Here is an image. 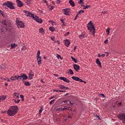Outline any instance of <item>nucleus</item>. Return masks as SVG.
Here are the masks:
<instances>
[{"mask_svg":"<svg viewBox=\"0 0 125 125\" xmlns=\"http://www.w3.org/2000/svg\"><path fill=\"white\" fill-rule=\"evenodd\" d=\"M23 13H24V15L25 17L31 18L32 19L34 20V21H36L38 23L42 24L43 22V21L42 19H41L38 16H37L36 15H34V14H32L29 11H28L27 10L23 11Z\"/></svg>","mask_w":125,"mask_h":125,"instance_id":"nucleus-1","label":"nucleus"},{"mask_svg":"<svg viewBox=\"0 0 125 125\" xmlns=\"http://www.w3.org/2000/svg\"><path fill=\"white\" fill-rule=\"evenodd\" d=\"M18 112V106H10L9 109H8V111H6L8 115L9 116H14L17 112Z\"/></svg>","mask_w":125,"mask_h":125,"instance_id":"nucleus-2","label":"nucleus"},{"mask_svg":"<svg viewBox=\"0 0 125 125\" xmlns=\"http://www.w3.org/2000/svg\"><path fill=\"white\" fill-rule=\"evenodd\" d=\"M87 30L91 34V35H93V37H95V27L92 25L91 21H89V23H87Z\"/></svg>","mask_w":125,"mask_h":125,"instance_id":"nucleus-3","label":"nucleus"},{"mask_svg":"<svg viewBox=\"0 0 125 125\" xmlns=\"http://www.w3.org/2000/svg\"><path fill=\"white\" fill-rule=\"evenodd\" d=\"M41 54V51L38 50L37 51V54H36V58L37 60V63L38 66H41V64H42V57L40 56Z\"/></svg>","mask_w":125,"mask_h":125,"instance_id":"nucleus-4","label":"nucleus"},{"mask_svg":"<svg viewBox=\"0 0 125 125\" xmlns=\"http://www.w3.org/2000/svg\"><path fill=\"white\" fill-rule=\"evenodd\" d=\"M13 3H11V2L7 1L5 2V3H3V7H6L9 8L10 10L14 9V6L13 5Z\"/></svg>","mask_w":125,"mask_h":125,"instance_id":"nucleus-5","label":"nucleus"},{"mask_svg":"<svg viewBox=\"0 0 125 125\" xmlns=\"http://www.w3.org/2000/svg\"><path fill=\"white\" fill-rule=\"evenodd\" d=\"M11 77L19 78H20V79H22L23 80H27V79L29 80V77L27 76V75H25V74H22V75H21V76L15 75L14 76H12Z\"/></svg>","mask_w":125,"mask_h":125,"instance_id":"nucleus-6","label":"nucleus"},{"mask_svg":"<svg viewBox=\"0 0 125 125\" xmlns=\"http://www.w3.org/2000/svg\"><path fill=\"white\" fill-rule=\"evenodd\" d=\"M8 80H6V82L9 83H11L13 82H15L16 81H21L22 78H15L13 77H10V78H6Z\"/></svg>","mask_w":125,"mask_h":125,"instance_id":"nucleus-7","label":"nucleus"},{"mask_svg":"<svg viewBox=\"0 0 125 125\" xmlns=\"http://www.w3.org/2000/svg\"><path fill=\"white\" fill-rule=\"evenodd\" d=\"M16 23H17V26L18 27V28H24V23L21 21L17 20H16Z\"/></svg>","mask_w":125,"mask_h":125,"instance_id":"nucleus-8","label":"nucleus"},{"mask_svg":"<svg viewBox=\"0 0 125 125\" xmlns=\"http://www.w3.org/2000/svg\"><path fill=\"white\" fill-rule=\"evenodd\" d=\"M71 79L72 80L75 81L76 82H80V83H83L84 84H86V82L83 81V80H81V79L77 77L72 76L71 77Z\"/></svg>","mask_w":125,"mask_h":125,"instance_id":"nucleus-9","label":"nucleus"},{"mask_svg":"<svg viewBox=\"0 0 125 125\" xmlns=\"http://www.w3.org/2000/svg\"><path fill=\"white\" fill-rule=\"evenodd\" d=\"M79 4H80L81 6H84V8H83V9H86L87 8H90V5L83 6V0H80L78 2Z\"/></svg>","mask_w":125,"mask_h":125,"instance_id":"nucleus-10","label":"nucleus"},{"mask_svg":"<svg viewBox=\"0 0 125 125\" xmlns=\"http://www.w3.org/2000/svg\"><path fill=\"white\" fill-rule=\"evenodd\" d=\"M14 95L15 99H19V97H20L21 99H22V101H24L23 95H21L20 96H19V93H14Z\"/></svg>","mask_w":125,"mask_h":125,"instance_id":"nucleus-11","label":"nucleus"},{"mask_svg":"<svg viewBox=\"0 0 125 125\" xmlns=\"http://www.w3.org/2000/svg\"><path fill=\"white\" fill-rule=\"evenodd\" d=\"M117 117L119 120L123 121V124H125V114H119Z\"/></svg>","mask_w":125,"mask_h":125,"instance_id":"nucleus-12","label":"nucleus"},{"mask_svg":"<svg viewBox=\"0 0 125 125\" xmlns=\"http://www.w3.org/2000/svg\"><path fill=\"white\" fill-rule=\"evenodd\" d=\"M59 79H60V80L66 83H70V80H68L67 78L63 77H59Z\"/></svg>","mask_w":125,"mask_h":125,"instance_id":"nucleus-13","label":"nucleus"},{"mask_svg":"<svg viewBox=\"0 0 125 125\" xmlns=\"http://www.w3.org/2000/svg\"><path fill=\"white\" fill-rule=\"evenodd\" d=\"M62 11H63V14L66 16H68L69 14H70V9L69 8L63 9Z\"/></svg>","mask_w":125,"mask_h":125,"instance_id":"nucleus-14","label":"nucleus"},{"mask_svg":"<svg viewBox=\"0 0 125 125\" xmlns=\"http://www.w3.org/2000/svg\"><path fill=\"white\" fill-rule=\"evenodd\" d=\"M16 2H17V6H18V7H21L23 6V2H21V0H17Z\"/></svg>","mask_w":125,"mask_h":125,"instance_id":"nucleus-15","label":"nucleus"},{"mask_svg":"<svg viewBox=\"0 0 125 125\" xmlns=\"http://www.w3.org/2000/svg\"><path fill=\"white\" fill-rule=\"evenodd\" d=\"M34 76V74L33 72H32V71H29V73H28V77L29 78V80L33 79V76Z\"/></svg>","mask_w":125,"mask_h":125,"instance_id":"nucleus-16","label":"nucleus"},{"mask_svg":"<svg viewBox=\"0 0 125 125\" xmlns=\"http://www.w3.org/2000/svg\"><path fill=\"white\" fill-rule=\"evenodd\" d=\"M73 67L74 69L75 70L76 72H79V70H80V66L77 64H74Z\"/></svg>","mask_w":125,"mask_h":125,"instance_id":"nucleus-17","label":"nucleus"},{"mask_svg":"<svg viewBox=\"0 0 125 125\" xmlns=\"http://www.w3.org/2000/svg\"><path fill=\"white\" fill-rule=\"evenodd\" d=\"M63 42L65 43V46L68 47L69 45H70V41L68 40H63Z\"/></svg>","mask_w":125,"mask_h":125,"instance_id":"nucleus-18","label":"nucleus"},{"mask_svg":"<svg viewBox=\"0 0 125 125\" xmlns=\"http://www.w3.org/2000/svg\"><path fill=\"white\" fill-rule=\"evenodd\" d=\"M95 63H97L98 66H99V67H102V63L100 62L99 59H97V60H96Z\"/></svg>","mask_w":125,"mask_h":125,"instance_id":"nucleus-19","label":"nucleus"},{"mask_svg":"<svg viewBox=\"0 0 125 125\" xmlns=\"http://www.w3.org/2000/svg\"><path fill=\"white\" fill-rule=\"evenodd\" d=\"M1 24H3V25L4 26L3 30H6V21L5 20H4L1 21Z\"/></svg>","mask_w":125,"mask_h":125,"instance_id":"nucleus-20","label":"nucleus"},{"mask_svg":"<svg viewBox=\"0 0 125 125\" xmlns=\"http://www.w3.org/2000/svg\"><path fill=\"white\" fill-rule=\"evenodd\" d=\"M85 38H86V35H85L83 33L80 35H79V39H80V40H83V39H84Z\"/></svg>","mask_w":125,"mask_h":125,"instance_id":"nucleus-21","label":"nucleus"},{"mask_svg":"<svg viewBox=\"0 0 125 125\" xmlns=\"http://www.w3.org/2000/svg\"><path fill=\"white\" fill-rule=\"evenodd\" d=\"M5 99H6V96L3 95L0 96V102H2V101H4Z\"/></svg>","mask_w":125,"mask_h":125,"instance_id":"nucleus-22","label":"nucleus"},{"mask_svg":"<svg viewBox=\"0 0 125 125\" xmlns=\"http://www.w3.org/2000/svg\"><path fill=\"white\" fill-rule=\"evenodd\" d=\"M39 33L42 35H44V29H43V28H40Z\"/></svg>","mask_w":125,"mask_h":125,"instance_id":"nucleus-23","label":"nucleus"},{"mask_svg":"<svg viewBox=\"0 0 125 125\" xmlns=\"http://www.w3.org/2000/svg\"><path fill=\"white\" fill-rule=\"evenodd\" d=\"M68 3L70 4V5H71V7H75V2L72 0H68Z\"/></svg>","mask_w":125,"mask_h":125,"instance_id":"nucleus-24","label":"nucleus"},{"mask_svg":"<svg viewBox=\"0 0 125 125\" xmlns=\"http://www.w3.org/2000/svg\"><path fill=\"white\" fill-rule=\"evenodd\" d=\"M72 118V117L71 116L67 117V118H65V120H63V121H62V123H65V122H67L69 121H70V120H69L68 119H71Z\"/></svg>","mask_w":125,"mask_h":125,"instance_id":"nucleus-25","label":"nucleus"},{"mask_svg":"<svg viewBox=\"0 0 125 125\" xmlns=\"http://www.w3.org/2000/svg\"><path fill=\"white\" fill-rule=\"evenodd\" d=\"M24 1H25V3H26L27 5H29L32 3V0H24Z\"/></svg>","mask_w":125,"mask_h":125,"instance_id":"nucleus-26","label":"nucleus"},{"mask_svg":"<svg viewBox=\"0 0 125 125\" xmlns=\"http://www.w3.org/2000/svg\"><path fill=\"white\" fill-rule=\"evenodd\" d=\"M20 101L21 100H16L15 99H13V102H14V103H16V104H18Z\"/></svg>","mask_w":125,"mask_h":125,"instance_id":"nucleus-27","label":"nucleus"},{"mask_svg":"<svg viewBox=\"0 0 125 125\" xmlns=\"http://www.w3.org/2000/svg\"><path fill=\"white\" fill-rule=\"evenodd\" d=\"M70 110V111H72V108H71L70 107L62 108V110Z\"/></svg>","mask_w":125,"mask_h":125,"instance_id":"nucleus-28","label":"nucleus"},{"mask_svg":"<svg viewBox=\"0 0 125 125\" xmlns=\"http://www.w3.org/2000/svg\"><path fill=\"white\" fill-rule=\"evenodd\" d=\"M68 74H69L70 75H74V72L72 71V70L71 69H68Z\"/></svg>","mask_w":125,"mask_h":125,"instance_id":"nucleus-29","label":"nucleus"},{"mask_svg":"<svg viewBox=\"0 0 125 125\" xmlns=\"http://www.w3.org/2000/svg\"><path fill=\"white\" fill-rule=\"evenodd\" d=\"M64 88H68V87L64 86L63 85H59V88H60V89H63Z\"/></svg>","mask_w":125,"mask_h":125,"instance_id":"nucleus-30","label":"nucleus"},{"mask_svg":"<svg viewBox=\"0 0 125 125\" xmlns=\"http://www.w3.org/2000/svg\"><path fill=\"white\" fill-rule=\"evenodd\" d=\"M24 85L26 86H30V83H29V82H24Z\"/></svg>","mask_w":125,"mask_h":125,"instance_id":"nucleus-31","label":"nucleus"},{"mask_svg":"<svg viewBox=\"0 0 125 125\" xmlns=\"http://www.w3.org/2000/svg\"><path fill=\"white\" fill-rule=\"evenodd\" d=\"M63 103H68V104L72 105V103H71L70 102V101L66 100V101H63Z\"/></svg>","mask_w":125,"mask_h":125,"instance_id":"nucleus-32","label":"nucleus"},{"mask_svg":"<svg viewBox=\"0 0 125 125\" xmlns=\"http://www.w3.org/2000/svg\"><path fill=\"white\" fill-rule=\"evenodd\" d=\"M110 31V28H106V36H108L109 35V33H110V31Z\"/></svg>","mask_w":125,"mask_h":125,"instance_id":"nucleus-33","label":"nucleus"},{"mask_svg":"<svg viewBox=\"0 0 125 125\" xmlns=\"http://www.w3.org/2000/svg\"><path fill=\"white\" fill-rule=\"evenodd\" d=\"M71 60L74 62L77 63V60L74 57H71Z\"/></svg>","mask_w":125,"mask_h":125,"instance_id":"nucleus-34","label":"nucleus"},{"mask_svg":"<svg viewBox=\"0 0 125 125\" xmlns=\"http://www.w3.org/2000/svg\"><path fill=\"white\" fill-rule=\"evenodd\" d=\"M83 10H81L80 11H79V12H78V15H81L83 14Z\"/></svg>","mask_w":125,"mask_h":125,"instance_id":"nucleus-35","label":"nucleus"},{"mask_svg":"<svg viewBox=\"0 0 125 125\" xmlns=\"http://www.w3.org/2000/svg\"><path fill=\"white\" fill-rule=\"evenodd\" d=\"M15 46H17V45H15V43L10 44V47H12V48H14Z\"/></svg>","mask_w":125,"mask_h":125,"instance_id":"nucleus-36","label":"nucleus"},{"mask_svg":"<svg viewBox=\"0 0 125 125\" xmlns=\"http://www.w3.org/2000/svg\"><path fill=\"white\" fill-rule=\"evenodd\" d=\"M105 57V55L104 54H103V55H100V54H98V57H103L104 58Z\"/></svg>","mask_w":125,"mask_h":125,"instance_id":"nucleus-37","label":"nucleus"},{"mask_svg":"<svg viewBox=\"0 0 125 125\" xmlns=\"http://www.w3.org/2000/svg\"><path fill=\"white\" fill-rule=\"evenodd\" d=\"M50 31H51V32L55 31V28H54L53 27H50Z\"/></svg>","mask_w":125,"mask_h":125,"instance_id":"nucleus-38","label":"nucleus"},{"mask_svg":"<svg viewBox=\"0 0 125 125\" xmlns=\"http://www.w3.org/2000/svg\"><path fill=\"white\" fill-rule=\"evenodd\" d=\"M55 8V6H48V8L50 9V10H52L53 8Z\"/></svg>","mask_w":125,"mask_h":125,"instance_id":"nucleus-39","label":"nucleus"},{"mask_svg":"<svg viewBox=\"0 0 125 125\" xmlns=\"http://www.w3.org/2000/svg\"><path fill=\"white\" fill-rule=\"evenodd\" d=\"M53 103H55V100H52V101H51V102H50V105H52V104Z\"/></svg>","mask_w":125,"mask_h":125,"instance_id":"nucleus-40","label":"nucleus"},{"mask_svg":"<svg viewBox=\"0 0 125 125\" xmlns=\"http://www.w3.org/2000/svg\"><path fill=\"white\" fill-rule=\"evenodd\" d=\"M0 15H1V16L4 17V13L0 10Z\"/></svg>","mask_w":125,"mask_h":125,"instance_id":"nucleus-41","label":"nucleus"},{"mask_svg":"<svg viewBox=\"0 0 125 125\" xmlns=\"http://www.w3.org/2000/svg\"><path fill=\"white\" fill-rule=\"evenodd\" d=\"M69 34H70V32H66V33H65V35H63V36L66 37V36H67Z\"/></svg>","mask_w":125,"mask_h":125,"instance_id":"nucleus-42","label":"nucleus"},{"mask_svg":"<svg viewBox=\"0 0 125 125\" xmlns=\"http://www.w3.org/2000/svg\"><path fill=\"white\" fill-rule=\"evenodd\" d=\"M60 89H62V90H70V88H68V87H67V88H60Z\"/></svg>","mask_w":125,"mask_h":125,"instance_id":"nucleus-43","label":"nucleus"},{"mask_svg":"<svg viewBox=\"0 0 125 125\" xmlns=\"http://www.w3.org/2000/svg\"><path fill=\"white\" fill-rule=\"evenodd\" d=\"M42 2H43L44 3H45L46 5H47V0H42Z\"/></svg>","mask_w":125,"mask_h":125,"instance_id":"nucleus-44","label":"nucleus"},{"mask_svg":"<svg viewBox=\"0 0 125 125\" xmlns=\"http://www.w3.org/2000/svg\"><path fill=\"white\" fill-rule=\"evenodd\" d=\"M59 91H61V90H57L56 89H53V92H58Z\"/></svg>","mask_w":125,"mask_h":125,"instance_id":"nucleus-45","label":"nucleus"},{"mask_svg":"<svg viewBox=\"0 0 125 125\" xmlns=\"http://www.w3.org/2000/svg\"><path fill=\"white\" fill-rule=\"evenodd\" d=\"M55 98V96H53L52 97H50V99L49 100H51Z\"/></svg>","mask_w":125,"mask_h":125,"instance_id":"nucleus-46","label":"nucleus"},{"mask_svg":"<svg viewBox=\"0 0 125 125\" xmlns=\"http://www.w3.org/2000/svg\"><path fill=\"white\" fill-rule=\"evenodd\" d=\"M60 0H56V4H60Z\"/></svg>","mask_w":125,"mask_h":125,"instance_id":"nucleus-47","label":"nucleus"},{"mask_svg":"<svg viewBox=\"0 0 125 125\" xmlns=\"http://www.w3.org/2000/svg\"><path fill=\"white\" fill-rule=\"evenodd\" d=\"M42 109H40L39 111H38V112H39L40 114H41V113H42Z\"/></svg>","mask_w":125,"mask_h":125,"instance_id":"nucleus-48","label":"nucleus"},{"mask_svg":"<svg viewBox=\"0 0 125 125\" xmlns=\"http://www.w3.org/2000/svg\"><path fill=\"white\" fill-rule=\"evenodd\" d=\"M104 43L108 44V40H105V41L104 42Z\"/></svg>","mask_w":125,"mask_h":125,"instance_id":"nucleus-49","label":"nucleus"},{"mask_svg":"<svg viewBox=\"0 0 125 125\" xmlns=\"http://www.w3.org/2000/svg\"><path fill=\"white\" fill-rule=\"evenodd\" d=\"M1 80H3V81H6V80H8V79L1 78Z\"/></svg>","mask_w":125,"mask_h":125,"instance_id":"nucleus-50","label":"nucleus"},{"mask_svg":"<svg viewBox=\"0 0 125 125\" xmlns=\"http://www.w3.org/2000/svg\"><path fill=\"white\" fill-rule=\"evenodd\" d=\"M57 58L58 59H61V56L60 55H57Z\"/></svg>","mask_w":125,"mask_h":125,"instance_id":"nucleus-51","label":"nucleus"},{"mask_svg":"<svg viewBox=\"0 0 125 125\" xmlns=\"http://www.w3.org/2000/svg\"><path fill=\"white\" fill-rule=\"evenodd\" d=\"M100 96H102V97H103V98H105L104 94H100Z\"/></svg>","mask_w":125,"mask_h":125,"instance_id":"nucleus-52","label":"nucleus"},{"mask_svg":"<svg viewBox=\"0 0 125 125\" xmlns=\"http://www.w3.org/2000/svg\"><path fill=\"white\" fill-rule=\"evenodd\" d=\"M106 13V11H103V12H102V14H105Z\"/></svg>","mask_w":125,"mask_h":125,"instance_id":"nucleus-53","label":"nucleus"},{"mask_svg":"<svg viewBox=\"0 0 125 125\" xmlns=\"http://www.w3.org/2000/svg\"><path fill=\"white\" fill-rule=\"evenodd\" d=\"M60 21H61V23H63V20L62 19L60 20Z\"/></svg>","mask_w":125,"mask_h":125,"instance_id":"nucleus-54","label":"nucleus"},{"mask_svg":"<svg viewBox=\"0 0 125 125\" xmlns=\"http://www.w3.org/2000/svg\"><path fill=\"white\" fill-rule=\"evenodd\" d=\"M43 60H47V57L44 56L43 57Z\"/></svg>","mask_w":125,"mask_h":125,"instance_id":"nucleus-55","label":"nucleus"},{"mask_svg":"<svg viewBox=\"0 0 125 125\" xmlns=\"http://www.w3.org/2000/svg\"><path fill=\"white\" fill-rule=\"evenodd\" d=\"M61 26H62V27L65 26V23H62V25Z\"/></svg>","mask_w":125,"mask_h":125,"instance_id":"nucleus-56","label":"nucleus"},{"mask_svg":"<svg viewBox=\"0 0 125 125\" xmlns=\"http://www.w3.org/2000/svg\"><path fill=\"white\" fill-rule=\"evenodd\" d=\"M59 92H66V91H60Z\"/></svg>","mask_w":125,"mask_h":125,"instance_id":"nucleus-57","label":"nucleus"},{"mask_svg":"<svg viewBox=\"0 0 125 125\" xmlns=\"http://www.w3.org/2000/svg\"><path fill=\"white\" fill-rule=\"evenodd\" d=\"M122 105V103L121 102L118 103V105Z\"/></svg>","mask_w":125,"mask_h":125,"instance_id":"nucleus-58","label":"nucleus"},{"mask_svg":"<svg viewBox=\"0 0 125 125\" xmlns=\"http://www.w3.org/2000/svg\"><path fill=\"white\" fill-rule=\"evenodd\" d=\"M53 76H54L55 77H58V75H57V74H53Z\"/></svg>","mask_w":125,"mask_h":125,"instance_id":"nucleus-59","label":"nucleus"},{"mask_svg":"<svg viewBox=\"0 0 125 125\" xmlns=\"http://www.w3.org/2000/svg\"><path fill=\"white\" fill-rule=\"evenodd\" d=\"M76 48H77V46H75V47H74V51H75V50H76Z\"/></svg>","mask_w":125,"mask_h":125,"instance_id":"nucleus-60","label":"nucleus"},{"mask_svg":"<svg viewBox=\"0 0 125 125\" xmlns=\"http://www.w3.org/2000/svg\"><path fill=\"white\" fill-rule=\"evenodd\" d=\"M41 82H42V83H44V82H43L42 80H41Z\"/></svg>","mask_w":125,"mask_h":125,"instance_id":"nucleus-61","label":"nucleus"},{"mask_svg":"<svg viewBox=\"0 0 125 125\" xmlns=\"http://www.w3.org/2000/svg\"><path fill=\"white\" fill-rule=\"evenodd\" d=\"M79 14H77L76 16H75V18H77L78 17Z\"/></svg>","mask_w":125,"mask_h":125,"instance_id":"nucleus-62","label":"nucleus"},{"mask_svg":"<svg viewBox=\"0 0 125 125\" xmlns=\"http://www.w3.org/2000/svg\"><path fill=\"white\" fill-rule=\"evenodd\" d=\"M57 43L59 44V45H60V42L57 41Z\"/></svg>","mask_w":125,"mask_h":125,"instance_id":"nucleus-63","label":"nucleus"},{"mask_svg":"<svg viewBox=\"0 0 125 125\" xmlns=\"http://www.w3.org/2000/svg\"><path fill=\"white\" fill-rule=\"evenodd\" d=\"M104 53H105L106 54H109V53H108V52H104Z\"/></svg>","mask_w":125,"mask_h":125,"instance_id":"nucleus-64","label":"nucleus"}]
</instances>
